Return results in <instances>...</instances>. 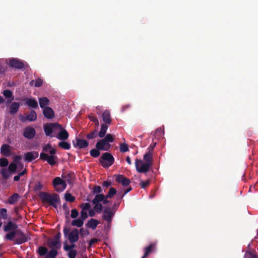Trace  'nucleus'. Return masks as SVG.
<instances>
[{"instance_id": "nucleus-1", "label": "nucleus", "mask_w": 258, "mask_h": 258, "mask_svg": "<svg viewBox=\"0 0 258 258\" xmlns=\"http://www.w3.org/2000/svg\"><path fill=\"white\" fill-rule=\"evenodd\" d=\"M153 153L151 151H148L143 157L145 161L136 159L135 160V166L136 170L139 173H146L150 170L153 165Z\"/></svg>"}, {"instance_id": "nucleus-2", "label": "nucleus", "mask_w": 258, "mask_h": 258, "mask_svg": "<svg viewBox=\"0 0 258 258\" xmlns=\"http://www.w3.org/2000/svg\"><path fill=\"white\" fill-rule=\"evenodd\" d=\"M5 239L9 240H14L17 244H21L27 242L29 238L21 230L17 229L7 233Z\"/></svg>"}, {"instance_id": "nucleus-3", "label": "nucleus", "mask_w": 258, "mask_h": 258, "mask_svg": "<svg viewBox=\"0 0 258 258\" xmlns=\"http://www.w3.org/2000/svg\"><path fill=\"white\" fill-rule=\"evenodd\" d=\"M39 197L43 203H48L54 208H57V205L60 202L59 196L56 193L50 195L46 192L41 191L39 194Z\"/></svg>"}, {"instance_id": "nucleus-4", "label": "nucleus", "mask_w": 258, "mask_h": 258, "mask_svg": "<svg viewBox=\"0 0 258 258\" xmlns=\"http://www.w3.org/2000/svg\"><path fill=\"white\" fill-rule=\"evenodd\" d=\"M115 206V205H114L112 208L109 207H104L103 208L102 218L103 220L107 222L108 227H110L111 224V222L116 212V210L114 208Z\"/></svg>"}, {"instance_id": "nucleus-5", "label": "nucleus", "mask_w": 258, "mask_h": 258, "mask_svg": "<svg viewBox=\"0 0 258 258\" xmlns=\"http://www.w3.org/2000/svg\"><path fill=\"white\" fill-rule=\"evenodd\" d=\"M113 156L108 152L102 154L99 159V162L104 168H108L112 165L114 162Z\"/></svg>"}, {"instance_id": "nucleus-6", "label": "nucleus", "mask_w": 258, "mask_h": 258, "mask_svg": "<svg viewBox=\"0 0 258 258\" xmlns=\"http://www.w3.org/2000/svg\"><path fill=\"white\" fill-rule=\"evenodd\" d=\"M53 185L55 190L58 192L63 191L67 187L66 181L61 179L59 177L54 178Z\"/></svg>"}, {"instance_id": "nucleus-7", "label": "nucleus", "mask_w": 258, "mask_h": 258, "mask_svg": "<svg viewBox=\"0 0 258 258\" xmlns=\"http://www.w3.org/2000/svg\"><path fill=\"white\" fill-rule=\"evenodd\" d=\"M61 128V125L57 123H49L44 125V133L47 136H50L54 130Z\"/></svg>"}, {"instance_id": "nucleus-8", "label": "nucleus", "mask_w": 258, "mask_h": 258, "mask_svg": "<svg viewBox=\"0 0 258 258\" xmlns=\"http://www.w3.org/2000/svg\"><path fill=\"white\" fill-rule=\"evenodd\" d=\"M54 155L50 154V155H48L44 152H42L40 154V159L43 161H46L50 165L53 166L56 163V160L57 159V156Z\"/></svg>"}, {"instance_id": "nucleus-9", "label": "nucleus", "mask_w": 258, "mask_h": 258, "mask_svg": "<svg viewBox=\"0 0 258 258\" xmlns=\"http://www.w3.org/2000/svg\"><path fill=\"white\" fill-rule=\"evenodd\" d=\"M36 135V131L34 127L32 126H27L23 131V136L29 140L32 139L34 138Z\"/></svg>"}, {"instance_id": "nucleus-10", "label": "nucleus", "mask_w": 258, "mask_h": 258, "mask_svg": "<svg viewBox=\"0 0 258 258\" xmlns=\"http://www.w3.org/2000/svg\"><path fill=\"white\" fill-rule=\"evenodd\" d=\"M9 66L18 69H23L25 65L23 61L17 58H12L9 60Z\"/></svg>"}, {"instance_id": "nucleus-11", "label": "nucleus", "mask_w": 258, "mask_h": 258, "mask_svg": "<svg viewBox=\"0 0 258 258\" xmlns=\"http://www.w3.org/2000/svg\"><path fill=\"white\" fill-rule=\"evenodd\" d=\"M95 147L98 150L108 151L110 147V145L102 139L97 142Z\"/></svg>"}, {"instance_id": "nucleus-12", "label": "nucleus", "mask_w": 258, "mask_h": 258, "mask_svg": "<svg viewBox=\"0 0 258 258\" xmlns=\"http://www.w3.org/2000/svg\"><path fill=\"white\" fill-rule=\"evenodd\" d=\"M39 154L36 151L28 152L24 154V160L28 162H30L37 158Z\"/></svg>"}, {"instance_id": "nucleus-13", "label": "nucleus", "mask_w": 258, "mask_h": 258, "mask_svg": "<svg viewBox=\"0 0 258 258\" xmlns=\"http://www.w3.org/2000/svg\"><path fill=\"white\" fill-rule=\"evenodd\" d=\"M79 230L76 228L74 229L68 235V239L70 242L73 243L78 241L79 239Z\"/></svg>"}, {"instance_id": "nucleus-14", "label": "nucleus", "mask_w": 258, "mask_h": 258, "mask_svg": "<svg viewBox=\"0 0 258 258\" xmlns=\"http://www.w3.org/2000/svg\"><path fill=\"white\" fill-rule=\"evenodd\" d=\"M73 145L75 147H78L79 149L87 148L89 145V143L85 140L76 138V142L73 141Z\"/></svg>"}, {"instance_id": "nucleus-15", "label": "nucleus", "mask_w": 258, "mask_h": 258, "mask_svg": "<svg viewBox=\"0 0 258 258\" xmlns=\"http://www.w3.org/2000/svg\"><path fill=\"white\" fill-rule=\"evenodd\" d=\"M116 181L118 183H121L124 186L128 185L131 183V181L128 178L125 177L123 175L120 174L117 176L116 178Z\"/></svg>"}, {"instance_id": "nucleus-16", "label": "nucleus", "mask_w": 258, "mask_h": 258, "mask_svg": "<svg viewBox=\"0 0 258 258\" xmlns=\"http://www.w3.org/2000/svg\"><path fill=\"white\" fill-rule=\"evenodd\" d=\"M36 119L37 114L34 110H32L28 115H27L25 117H23L21 119V120L23 122H25L26 120L34 121L36 120Z\"/></svg>"}, {"instance_id": "nucleus-17", "label": "nucleus", "mask_w": 258, "mask_h": 258, "mask_svg": "<svg viewBox=\"0 0 258 258\" xmlns=\"http://www.w3.org/2000/svg\"><path fill=\"white\" fill-rule=\"evenodd\" d=\"M1 154L5 157H8L11 154V146L8 144H3L0 149Z\"/></svg>"}, {"instance_id": "nucleus-18", "label": "nucleus", "mask_w": 258, "mask_h": 258, "mask_svg": "<svg viewBox=\"0 0 258 258\" xmlns=\"http://www.w3.org/2000/svg\"><path fill=\"white\" fill-rule=\"evenodd\" d=\"M23 100L25 101L26 105L30 107L36 108L38 107L37 101L34 98H25Z\"/></svg>"}, {"instance_id": "nucleus-19", "label": "nucleus", "mask_w": 258, "mask_h": 258, "mask_svg": "<svg viewBox=\"0 0 258 258\" xmlns=\"http://www.w3.org/2000/svg\"><path fill=\"white\" fill-rule=\"evenodd\" d=\"M43 114L47 119H51L54 116V113L52 109L50 107H46L43 108Z\"/></svg>"}, {"instance_id": "nucleus-20", "label": "nucleus", "mask_w": 258, "mask_h": 258, "mask_svg": "<svg viewBox=\"0 0 258 258\" xmlns=\"http://www.w3.org/2000/svg\"><path fill=\"white\" fill-rule=\"evenodd\" d=\"M102 118L104 123L110 124L111 123V118L110 116V111L108 110H105L102 114Z\"/></svg>"}, {"instance_id": "nucleus-21", "label": "nucleus", "mask_w": 258, "mask_h": 258, "mask_svg": "<svg viewBox=\"0 0 258 258\" xmlns=\"http://www.w3.org/2000/svg\"><path fill=\"white\" fill-rule=\"evenodd\" d=\"M48 246L50 248H59L60 247V242L59 241L55 240L51 238H49L47 241Z\"/></svg>"}, {"instance_id": "nucleus-22", "label": "nucleus", "mask_w": 258, "mask_h": 258, "mask_svg": "<svg viewBox=\"0 0 258 258\" xmlns=\"http://www.w3.org/2000/svg\"><path fill=\"white\" fill-rule=\"evenodd\" d=\"M60 130L59 134L56 137L57 138L60 140L65 141L69 138V133L68 132L61 126V128H58Z\"/></svg>"}, {"instance_id": "nucleus-23", "label": "nucleus", "mask_w": 258, "mask_h": 258, "mask_svg": "<svg viewBox=\"0 0 258 258\" xmlns=\"http://www.w3.org/2000/svg\"><path fill=\"white\" fill-rule=\"evenodd\" d=\"M18 227V226L17 224L12 222V221H9L7 224L4 226V230L6 232L9 231L11 230L14 231L17 230Z\"/></svg>"}, {"instance_id": "nucleus-24", "label": "nucleus", "mask_w": 258, "mask_h": 258, "mask_svg": "<svg viewBox=\"0 0 258 258\" xmlns=\"http://www.w3.org/2000/svg\"><path fill=\"white\" fill-rule=\"evenodd\" d=\"M20 104L19 102H13L10 107L9 112L11 114H15L19 110Z\"/></svg>"}, {"instance_id": "nucleus-25", "label": "nucleus", "mask_w": 258, "mask_h": 258, "mask_svg": "<svg viewBox=\"0 0 258 258\" xmlns=\"http://www.w3.org/2000/svg\"><path fill=\"white\" fill-rule=\"evenodd\" d=\"M7 70V63L3 59H0V79L3 78Z\"/></svg>"}, {"instance_id": "nucleus-26", "label": "nucleus", "mask_w": 258, "mask_h": 258, "mask_svg": "<svg viewBox=\"0 0 258 258\" xmlns=\"http://www.w3.org/2000/svg\"><path fill=\"white\" fill-rule=\"evenodd\" d=\"M42 151L44 152H48L51 155L55 154L56 153V150L52 148L49 144L45 145L42 148Z\"/></svg>"}, {"instance_id": "nucleus-27", "label": "nucleus", "mask_w": 258, "mask_h": 258, "mask_svg": "<svg viewBox=\"0 0 258 258\" xmlns=\"http://www.w3.org/2000/svg\"><path fill=\"white\" fill-rule=\"evenodd\" d=\"M98 224L99 221L97 220L92 218L88 221L87 223L86 224V226L88 228L95 229L97 227V226L98 225Z\"/></svg>"}, {"instance_id": "nucleus-28", "label": "nucleus", "mask_w": 258, "mask_h": 258, "mask_svg": "<svg viewBox=\"0 0 258 258\" xmlns=\"http://www.w3.org/2000/svg\"><path fill=\"white\" fill-rule=\"evenodd\" d=\"M40 106L41 108H44L48 107L49 104V100L46 97H41L39 98Z\"/></svg>"}, {"instance_id": "nucleus-29", "label": "nucleus", "mask_w": 258, "mask_h": 258, "mask_svg": "<svg viewBox=\"0 0 258 258\" xmlns=\"http://www.w3.org/2000/svg\"><path fill=\"white\" fill-rule=\"evenodd\" d=\"M108 127L107 124L102 123L101 124L100 131L98 133V136L100 138H102L105 136Z\"/></svg>"}, {"instance_id": "nucleus-30", "label": "nucleus", "mask_w": 258, "mask_h": 258, "mask_svg": "<svg viewBox=\"0 0 258 258\" xmlns=\"http://www.w3.org/2000/svg\"><path fill=\"white\" fill-rule=\"evenodd\" d=\"M20 196L19 194L15 193L8 198V202L11 205H14L17 202Z\"/></svg>"}, {"instance_id": "nucleus-31", "label": "nucleus", "mask_w": 258, "mask_h": 258, "mask_svg": "<svg viewBox=\"0 0 258 258\" xmlns=\"http://www.w3.org/2000/svg\"><path fill=\"white\" fill-rule=\"evenodd\" d=\"M84 224V221L80 218L74 219L72 221L71 225L73 226H76L81 228Z\"/></svg>"}, {"instance_id": "nucleus-32", "label": "nucleus", "mask_w": 258, "mask_h": 258, "mask_svg": "<svg viewBox=\"0 0 258 258\" xmlns=\"http://www.w3.org/2000/svg\"><path fill=\"white\" fill-rule=\"evenodd\" d=\"M105 196L103 194H97L94 199L92 200V204H98V203L102 202Z\"/></svg>"}, {"instance_id": "nucleus-33", "label": "nucleus", "mask_w": 258, "mask_h": 258, "mask_svg": "<svg viewBox=\"0 0 258 258\" xmlns=\"http://www.w3.org/2000/svg\"><path fill=\"white\" fill-rule=\"evenodd\" d=\"M154 247V244H151L145 248V253L142 258H146V257L153 251Z\"/></svg>"}, {"instance_id": "nucleus-34", "label": "nucleus", "mask_w": 258, "mask_h": 258, "mask_svg": "<svg viewBox=\"0 0 258 258\" xmlns=\"http://www.w3.org/2000/svg\"><path fill=\"white\" fill-rule=\"evenodd\" d=\"M57 254V250L54 249H52L47 253L45 258H55Z\"/></svg>"}, {"instance_id": "nucleus-35", "label": "nucleus", "mask_w": 258, "mask_h": 258, "mask_svg": "<svg viewBox=\"0 0 258 258\" xmlns=\"http://www.w3.org/2000/svg\"><path fill=\"white\" fill-rule=\"evenodd\" d=\"M58 146L64 150H69L71 148L70 144L65 141H62L58 143Z\"/></svg>"}, {"instance_id": "nucleus-36", "label": "nucleus", "mask_w": 258, "mask_h": 258, "mask_svg": "<svg viewBox=\"0 0 258 258\" xmlns=\"http://www.w3.org/2000/svg\"><path fill=\"white\" fill-rule=\"evenodd\" d=\"M1 173L3 176V178L5 179H8L10 176L11 173L9 172L7 169L3 168L1 170Z\"/></svg>"}, {"instance_id": "nucleus-37", "label": "nucleus", "mask_w": 258, "mask_h": 258, "mask_svg": "<svg viewBox=\"0 0 258 258\" xmlns=\"http://www.w3.org/2000/svg\"><path fill=\"white\" fill-rule=\"evenodd\" d=\"M38 251L40 256L46 255L48 252V249L46 247L40 246L38 248Z\"/></svg>"}, {"instance_id": "nucleus-38", "label": "nucleus", "mask_w": 258, "mask_h": 258, "mask_svg": "<svg viewBox=\"0 0 258 258\" xmlns=\"http://www.w3.org/2000/svg\"><path fill=\"white\" fill-rule=\"evenodd\" d=\"M64 198L66 201L71 203L74 202L75 201V197L73 196L71 194L67 192L64 195Z\"/></svg>"}, {"instance_id": "nucleus-39", "label": "nucleus", "mask_w": 258, "mask_h": 258, "mask_svg": "<svg viewBox=\"0 0 258 258\" xmlns=\"http://www.w3.org/2000/svg\"><path fill=\"white\" fill-rule=\"evenodd\" d=\"M120 152L122 153H125L128 151V146L126 143H120L119 145Z\"/></svg>"}, {"instance_id": "nucleus-40", "label": "nucleus", "mask_w": 258, "mask_h": 258, "mask_svg": "<svg viewBox=\"0 0 258 258\" xmlns=\"http://www.w3.org/2000/svg\"><path fill=\"white\" fill-rule=\"evenodd\" d=\"M104 140L108 144L112 143L114 140V137L113 135L108 134L104 137Z\"/></svg>"}, {"instance_id": "nucleus-41", "label": "nucleus", "mask_w": 258, "mask_h": 258, "mask_svg": "<svg viewBox=\"0 0 258 258\" xmlns=\"http://www.w3.org/2000/svg\"><path fill=\"white\" fill-rule=\"evenodd\" d=\"M17 169V166L15 163H11L9 164L8 167V170L11 173H16Z\"/></svg>"}, {"instance_id": "nucleus-42", "label": "nucleus", "mask_w": 258, "mask_h": 258, "mask_svg": "<svg viewBox=\"0 0 258 258\" xmlns=\"http://www.w3.org/2000/svg\"><path fill=\"white\" fill-rule=\"evenodd\" d=\"M100 150H98L97 148L96 149H93L90 150V154L91 156L94 158H97L98 157L100 154Z\"/></svg>"}, {"instance_id": "nucleus-43", "label": "nucleus", "mask_w": 258, "mask_h": 258, "mask_svg": "<svg viewBox=\"0 0 258 258\" xmlns=\"http://www.w3.org/2000/svg\"><path fill=\"white\" fill-rule=\"evenodd\" d=\"M116 194V190L114 187H110L107 195H106V198H111Z\"/></svg>"}, {"instance_id": "nucleus-44", "label": "nucleus", "mask_w": 258, "mask_h": 258, "mask_svg": "<svg viewBox=\"0 0 258 258\" xmlns=\"http://www.w3.org/2000/svg\"><path fill=\"white\" fill-rule=\"evenodd\" d=\"M94 205V209L97 213H100L103 209V206L101 203L93 204Z\"/></svg>"}, {"instance_id": "nucleus-45", "label": "nucleus", "mask_w": 258, "mask_h": 258, "mask_svg": "<svg viewBox=\"0 0 258 258\" xmlns=\"http://www.w3.org/2000/svg\"><path fill=\"white\" fill-rule=\"evenodd\" d=\"M102 192V189L101 186L99 185H95L93 187L92 190L93 194H101Z\"/></svg>"}, {"instance_id": "nucleus-46", "label": "nucleus", "mask_w": 258, "mask_h": 258, "mask_svg": "<svg viewBox=\"0 0 258 258\" xmlns=\"http://www.w3.org/2000/svg\"><path fill=\"white\" fill-rule=\"evenodd\" d=\"M3 94L6 98L14 97L13 92L9 89L4 90L3 92Z\"/></svg>"}, {"instance_id": "nucleus-47", "label": "nucleus", "mask_w": 258, "mask_h": 258, "mask_svg": "<svg viewBox=\"0 0 258 258\" xmlns=\"http://www.w3.org/2000/svg\"><path fill=\"white\" fill-rule=\"evenodd\" d=\"M97 131L94 130L93 132L87 134L86 136V138L88 140H91V139H95L97 137Z\"/></svg>"}, {"instance_id": "nucleus-48", "label": "nucleus", "mask_w": 258, "mask_h": 258, "mask_svg": "<svg viewBox=\"0 0 258 258\" xmlns=\"http://www.w3.org/2000/svg\"><path fill=\"white\" fill-rule=\"evenodd\" d=\"M9 164V161L6 158H2L0 159V166L2 167H7Z\"/></svg>"}, {"instance_id": "nucleus-49", "label": "nucleus", "mask_w": 258, "mask_h": 258, "mask_svg": "<svg viewBox=\"0 0 258 258\" xmlns=\"http://www.w3.org/2000/svg\"><path fill=\"white\" fill-rule=\"evenodd\" d=\"M89 118L91 121L93 122L96 125H99V121L97 118L96 116H94L92 114H91L90 115H89Z\"/></svg>"}, {"instance_id": "nucleus-50", "label": "nucleus", "mask_w": 258, "mask_h": 258, "mask_svg": "<svg viewBox=\"0 0 258 258\" xmlns=\"http://www.w3.org/2000/svg\"><path fill=\"white\" fill-rule=\"evenodd\" d=\"M22 159V157L21 156H19V155H17L15 157H14V163H15L16 164H20V166H21V168H23V165L20 163V161Z\"/></svg>"}, {"instance_id": "nucleus-51", "label": "nucleus", "mask_w": 258, "mask_h": 258, "mask_svg": "<svg viewBox=\"0 0 258 258\" xmlns=\"http://www.w3.org/2000/svg\"><path fill=\"white\" fill-rule=\"evenodd\" d=\"M80 207L82 210L87 211L90 208L91 205L89 203H83L81 205Z\"/></svg>"}, {"instance_id": "nucleus-52", "label": "nucleus", "mask_w": 258, "mask_h": 258, "mask_svg": "<svg viewBox=\"0 0 258 258\" xmlns=\"http://www.w3.org/2000/svg\"><path fill=\"white\" fill-rule=\"evenodd\" d=\"M79 215V212L76 209H72L71 211V217L73 219L76 218Z\"/></svg>"}, {"instance_id": "nucleus-53", "label": "nucleus", "mask_w": 258, "mask_h": 258, "mask_svg": "<svg viewBox=\"0 0 258 258\" xmlns=\"http://www.w3.org/2000/svg\"><path fill=\"white\" fill-rule=\"evenodd\" d=\"M43 185L40 182H38L34 187V190L35 191L40 190L43 188Z\"/></svg>"}, {"instance_id": "nucleus-54", "label": "nucleus", "mask_w": 258, "mask_h": 258, "mask_svg": "<svg viewBox=\"0 0 258 258\" xmlns=\"http://www.w3.org/2000/svg\"><path fill=\"white\" fill-rule=\"evenodd\" d=\"M43 83V80L40 78H38L35 81L34 86L35 87H39L42 85Z\"/></svg>"}, {"instance_id": "nucleus-55", "label": "nucleus", "mask_w": 258, "mask_h": 258, "mask_svg": "<svg viewBox=\"0 0 258 258\" xmlns=\"http://www.w3.org/2000/svg\"><path fill=\"white\" fill-rule=\"evenodd\" d=\"M7 210L6 209L3 208V209H0V215L5 219L7 218Z\"/></svg>"}, {"instance_id": "nucleus-56", "label": "nucleus", "mask_w": 258, "mask_h": 258, "mask_svg": "<svg viewBox=\"0 0 258 258\" xmlns=\"http://www.w3.org/2000/svg\"><path fill=\"white\" fill-rule=\"evenodd\" d=\"M150 183V180L149 179L146 181H141V186L143 188H145L147 186H148Z\"/></svg>"}, {"instance_id": "nucleus-57", "label": "nucleus", "mask_w": 258, "mask_h": 258, "mask_svg": "<svg viewBox=\"0 0 258 258\" xmlns=\"http://www.w3.org/2000/svg\"><path fill=\"white\" fill-rule=\"evenodd\" d=\"M88 217V214L87 211L81 210V217L80 218L83 221L86 219Z\"/></svg>"}, {"instance_id": "nucleus-58", "label": "nucleus", "mask_w": 258, "mask_h": 258, "mask_svg": "<svg viewBox=\"0 0 258 258\" xmlns=\"http://www.w3.org/2000/svg\"><path fill=\"white\" fill-rule=\"evenodd\" d=\"M77 251L76 250H71L69 252V258H76L77 255Z\"/></svg>"}, {"instance_id": "nucleus-59", "label": "nucleus", "mask_w": 258, "mask_h": 258, "mask_svg": "<svg viewBox=\"0 0 258 258\" xmlns=\"http://www.w3.org/2000/svg\"><path fill=\"white\" fill-rule=\"evenodd\" d=\"M80 233L81 236H84V235H88L89 234V231L87 230H85L84 228H81L80 229Z\"/></svg>"}, {"instance_id": "nucleus-60", "label": "nucleus", "mask_w": 258, "mask_h": 258, "mask_svg": "<svg viewBox=\"0 0 258 258\" xmlns=\"http://www.w3.org/2000/svg\"><path fill=\"white\" fill-rule=\"evenodd\" d=\"M112 183L110 181H104L102 183V186L106 188L109 187L111 185Z\"/></svg>"}, {"instance_id": "nucleus-61", "label": "nucleus", "mask_w": 258, "mask_h": 258, "mask_svg": "<svg viewBox=\"0 0 258 258\" xmlns=\"http://www.w3.org/2000/svg\"><path fill=\"white\" fill-rule=\"evenodd\" d=\"M156 145V143L153 142L152 143H151L148 148V151H151L152 153V152L154 150V148H155Z\"/></svg>"}, {"instance_id": "nucleus-62", "label": "nucleus", "mask_w": 258, "mask_h": 258, "mask_svg": "<svg viewBox=\"0 0 258 258\" xmlns=\"http://www.w3.org/2000/svg\"><path fill=\"white\" fill-rule=\"evenodd\" d=\"M98 241V239L96 238L91 239L89 242V247H91L94 243H97Z\"/></svg>"}, {"instance_id": "nucleus-63", "label": "nucleus", "mask_w": 258, "mask_h": 258, "mask_svg": "<svg viewBox=\"0 0 258 258\" xmlns=\"http://www.w3.org/2000/svg\"><path fill=\"white\" fill-rule=\"evenodd\" d=\"M246 253L248 254L250 256L251 258H258V254H256L254 252H247Z\"/></svg>"}, {"instance_id": "nucleus-64", "label": "nucleus", "mask_w": 258, "mask_h": 258, "mask_svg": "<svg viewBox=\"0 0 258 258\" xmlns=\"http://www.w3.org/2000/svg\"><path fill=\"white\" fill-rule=\"evenodd\" d=\"M63 234L65 237H67L69 235V233L70 232V229L67 228L66 227L63 228Z\"/></svg>"}]
</instances>
